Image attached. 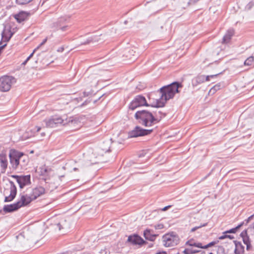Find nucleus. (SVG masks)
Here are the masks:
<instances>
[{
	"mask_svg": "<svg viewBox=\"0 0 254 254\" xmlns=\"http://www.w3.org/2000/svg\"><path fill=\"white\" fill-rule=\"evenodd\" d=\"M183 87L182 83L175 81L166 86L160 88L158 91L161 94L159 99H157L154 104L151 107L154 108H161L165 106L167 101L174 98L175 95L180 92V89Z\"/></svg>",
	"mask_w": 254,
	"mask_h": 254,
	"instance_id": "f257e3e1",
	"label": "nucleus"
},
{
	"mask_svg": "<svg viewBox=\"0 0 254 254\" xmlns=\"http://www.w3.org/2000/svg\"><path fill=\"white\" fill-rule=\"evenodd\" d=\"M27 160H28L27 156L25 155V154H24L23 157L22 158V159L21 160H22V161L25 163L26 162V161Z\"/></svg>",
	"mask_w": 254,
	"mask_h": 254,
	"instance_id": "de8ad7c7",
	"label": "nucleus"
},
{
	"mask_svg": "<svg viewBox=\"0 0 254 254\" xmlns=\"http://www.w3.org/2000/svg\"><path fill=\"white\" fill-rule=\"evenodd\" d=\"M17 183L20 189H23L25 186L31 184V177L30 175L21 176Z\"/></svg>",
	"mask_w": 254,
	"mask_h": 254,
	"instance_id": "aec40b11",
	"label": "nucleus"
},
{
	"mask_svg": "<svg viewBox=\"0 0 254 254\" xmlns=\"http://www.w3.org/2000/svg\"><path fill=\"white\" fill-rule=\"evenodd\" d=\"M199 252V251L196 250L185 249L183 251L184 254H194Z\"/></svg>",
	"mask_w": 254,
	"mask_h": 254,
	"instance_id": "c85d7f7f",
	"label": "nucleus"
},
{
	"mask_svg": "<svg viewBox=\"0 0 254 254\" xmlns=\"http://www.w3.org/2000/svg\"><path fill=\"white\" fill-rule=\"evenodd\" d=\"M111 142L109 140H106L100 144L99 148V153L103 155L104 153H107L110 151Z\"/></svg>",
	"mask_w": 254,
	"mask_h": 254,
	"instance_id": "a211bd4d",
	"label": "nucleus"
},
{
	"mask_svg": "<svg viewBox=\"0 0 254 254\" xmlns=\"http://www.w3.org/2000/svg\"><path fill=\"white\" fill-rule=\"evenodd\" d=\"M35 129L36 130L37 132H38L41 129V127L36 126L35 127Z\"/></svg>",
	"mask_w": 254,
	"mask_h": 254,
	"instance_id": "8fccbe9b",
	"label": "nucleus"
},
{
	"mask_svg": "<svg viewBox=\"0 0 254 254\" xmlns=\"http://www.w3.org/2000/svg\"><path fill=\"white\" fill-rule=\"evenodd\" d=\"M240 236L242 238L244 243L246 245L247 251H252L253 247L251 245L249 236L248 235L247 231L245 230L242 231L240 234Z\"/></svg>",
	"mask_w": 254,
	"mask_h": 254,
	"instance_id": "dca6fc26",
	"label": "nucleus"
},
{
	"mask_svg": "<svg viewBox=\"0 0 254 254\" xmlns=\"http://www.w3.org/2000/svg\"><path fill=\"white\" fill-rule=\"evenodd\" d=\"M0 166L1 167V173H4L8 166L7 155L5 151H2L0 153Z\"/></svg>",
	"mask_w": 254,
	"mask_h": 254,
	"instance_id": "2eb2a0df",
	"label": "nucleus"
},
{
	"mask_svg": "<svg viewBox=\"0 0 254 254\" xmlns=\"http://www.w3.org/2000/svg\"><path fill=\"white\" fill-rule=\"evenodd\" d=\"M253 228L254 229V222L253 224Z\"/></svg>",
	"mask_w": 254,
	"mask_h": 254,
	"instance_id": "4d7b16f0",
	"label": "nucleus"
},
{
	"mask_svg": "<svg viewBox=\"0 0 254 254\" xmlns=\"http://www.w3.org/2000/svg\"><path fill=\"white\" fill-rule=\"evenodd\" d=\"M9 158L11 168L16 170L18 166L20 165V161L23 157L24 153L15 149H11L9 150Z\"/></svg>",
	"mask_w": 254,
	"mask_h": 254,
	"instance_id": "7ed1b4c3",
	"label": "nucleus"
},
{
	"mask_svg": "<svg viewBox=\"0 0 254 254\" xmlns=\"http://www.w3.org/2000/svg\"><path fill=\"white\" fill-rule=\"evenodd\" d=\"M152 104H154V103L148 104L145 97L143 95H139L136 96L129 104V108L131 110H134L138 107L143 106L147 107L151 106Z\"/></svg>",
	"mask_w": 254,
	"mask_h": 254,
	"instance_id": "20e7f679",
	"label": "nucleus"
},
{
	"mask_svg": "<svg viewBox=\"0 0 254 254\" xmlns=\"http://www.w3.org/2000/svg\"><path fill=\"white\" fill-rule=\"evenodd\" d=\"M234 33L235 31L233 29H230L228 30L223 38L222 43H228L231 39L232 36L234 35Z\"/></svg>",
	"mask_w": 254,
	"mask_h": 254,
	"instance_id": "5701e85b",
	"label": "nucleus"
},
{
	"mask_svg": "<svg viewBox=\"0 0 254 254\" xmlns=\"http://www.w3.org/2000/svg\"><path fill=\"white\" fill-rule=\"evenodd\" d=\"M156 254H167L166 252H158Z\"/></svg>",
	"mask_w": 254,
	"mask_h": 254,
	"instance_id": "603ef678",
	"label": "nucleus"
},
{
	"mask_svg": "<svg viewBox=\"0 0 254 254\" xmlns=\"http://www.w3.org/2000/svg\"><path fill=\"white\" fill-rule=\"evenodd\" d=\"M11 177L13 178H14L16 179V182H18L19 180L20 179V177H21V176H18V175H12L11 176Z\"/></svg>",
	"mask_w": 254,
	"mask_h": 254,
	"instance_id": "a19ab883",
	"label": "nucleus"
},
{
	"mask_svg": "<svg viewBox=\"0 0 254 254\" xmlns=\"http://www.w3.org/2000/svg\"><path fill=\"white\" fill-rule=\"evenodd\" d=\"M218 75V74H214V75H207L206 76H205L204 75V80L205 81H209V78L211 77V78H213L214 77H215L216 76H217Z\"/></svg>",
	"mask_w": 254,
	"mask_h": 254,
	"instance_id": "58836bf2",
	"label": "nucleus"
},
{
	"mask_svg": "<svg viewBox=\"0 0 254 254\" xmlns=\"http://www.w3.org/2000/svg\"><path fill=\"white\" fill-rule=\"evenodd\" d=\"M155 229H162L164 228V225L163 224H159L154 226Z\"/></svg>",
	"mask_w": 254,
	"mask_h": 254,
	"instance_id": "ea45409f",
	"label": "nucleus"
},
{
	"mask_svg": "<svg viewBox=\"0 0 254 254\" xmlns=\"http://www.w3.org/2000/svg\"><path fill=\"white\" fill-rule=\"evenodd\" d=\"M20 208L19 203L17 202L9 205H5L3 206V210L5 213H10L18 210Z\"/></svg>",
	"mask_w": 254,
	"mask_h": 254,
	"instance_id": "4be33fe9",
	"label": "nucleus"
},
{
	"mask_svg": "<svg viewBox=\"0 0 254 254\" xmlns=\"http://www.w3.org/2000/svg\"><path fill=\"white\" fill-rule=\"evenodd\" d=\"M15 78L12 76H4L0 78V90L6 92L10 90L11 84Z\"/></svg>",
	"mask_w": 254,
	"mask_h": 254,
	"instance_id": "0eeeda50",
	"label": "nucleus"
},
{
	"mask_svg": "<svg viewBox=\"0 0 254 254\" xmlns=\"http://www.w3.org/2000/svg\"><path fill=\"white\" fill-rule=\"evenodd\" d=\"M220 86V85H215L210 90L209 92H212V93H214L215 92L219 89Z\"/></svg>",
	"mask_w": 254,
	"mask_h": 254,
	"instance_id": "c9c22d12",
	"label": "nucleus"
},
{
	"mask_svg": "<svg viewBox=\"0 0 254 254\" xmlns=\"http://www.w3.org/2000/svg\"><path fill=\"white\" fill-rule=\"evenodd\" d=\"M199 0H189V1H187L186 3L184 2L181 5V6H182V8H185L187 6H188L189 5H192V4H195Z\"/></svg>",
	"mask_w": 254,
	"mask_h": 254,
	"instance_id": "bb28decb",
	"label": "nucleus"
},
{
	"mask_svg": "<svg viewBox=\"0 0 254 254\" xmlns=\"http://www.w3.org/2000/svg\"><path fill=\"white\" fill-rule=\"evenodd\" d=\"M42 134V135H44L45 134V133H43Z\"/></svg>",
	"mask_w": 254,
	"mask_h": 254,
	"instance_id": "e2e57ef3",
	"label": "nucleus"
},
{
	"mask_svg": "<svg viewBox=\"0 0 254 254\" xmlns=\"http://www.w3.org/2000/svg\"><path fill=\"white\" fill-rule=\"evenodd\" d=\"M195 247L204 249V246H202V244L200 243H196Z\"/></svg>",
	"mask_w": 254,
	"mask_h": 254,
	"instance_id": "37998d69",
	"label": "nucleus"
},
{
	"mask_svg": "<svg viewBox=\"0 0 254 254\" xmlns=\"http://www.w3.org/2000/svg\"><path fill=\"white\" fill-rule=\"evenodd\" d=\"M13 35V33L11 31L10 26H5L1 33V40L4 42H8Z\"/></svg>",
	"mask_w": 254,
	"mask_h": 254,
	"instance_id": "4468645a",
	"label": "nucleus"
},
{
	"mask_svg": "<svg viewBox=\"0 0 254 254\" xmlns=\"http://www.w3.org/2000/svg\"><path fill=\"white\" fill-rule=\"evenodd\" d=\"M83 119L82 117L80 116L75 117L72 118V119H69L67 125L70 127H74V129L79 128L82 126L81 120Z\"/></svg>",
	"mask_w": 254,
	"mask_h": 254,
	"instance_id": "9b49d317",
	"label": "nucleus"
},
{
	"mask_svg": "<svg viewBox=\"0 0 254 254\" xmlns=\"http://www.w3.org/2000/svg\"><path fill=\"white\" fill-rule=\"evenodd\" d=\"M164 246L166 247H173L177 245V241L175 237L169 234L165 235L163 237Z\"/></svg>",
	"mask_w": 254,
	"mask_h": 254,
	"instance_id": "ddd939ff",
	"label": "nucleus"
},
{
	"mask_svg": "<svg viewBox=\"0 0 254 254\" xmlns=\"http://www.w3.org/2000/svg\"><path fill=\"white\" fill-rule=\"evenodd\" d=\"M64 177V176H60V178H62V177Z\"/></svg>",
	"mask_w": 254,
	"mask_h": 254,
	"instance_id": "bf43d9fd",
	"label": "nucleus"
},
{
	"mask_svg": "<svg viewBox=\"0 0 254 254\" xmlns=\"http://www.w3.org/2000/svg\"><path fill=\"white\" fill-rule=\"evenodd\" d=\"M45 189L42 187H36L32 189L30 194L34 200L42 194H44L45 193Z\"/></svg>",
	"mask_w": 254,
	"mask_h": 254,
	"instance_id": "6ab92c4d",
	"label": "nucleus"
},
{
	"mask_svg": "<svg viewBox=\"0 0 254 254\" xmlns=\"http://www.w3.org/2000/svg\"><path fill=\"white\" fill-rule=\"evenodd\" d=\"M32 0H16V3L18 5H25L30 2Z\"/></svg>",
	"mask_w": 254,
	"mask_h": 254,
	"instance_id": "c756f323",
	"label": "nucleus"
},
{
	"mask_svg": "<svg viewBox=\"0 0 254 254\" xmlns=\"http://www.w3.org/2000/svg\"><path fill=\"white\" fill-rule=\"evenodd\" d=\"M182 0H180V2H182Z\"/></svg>",
	"mask_w": 254,
	"mask_h": 254,
	"instance_id": "0e129e2a",
	"label": "nucleus"
},
{
	"mask_svg": "<svg viewBox=\"0 0 254 254\" xmlns=\"http://www.w3.org/2000/svg\"><path fill=\"white\" fill-rule=\"evenodd\" d=\"M47 127H55L59 125H65L64 120L60 116L56 115L52 116L50 118L44 121Z\"/></svg>",
	"mask_w": 254,
	"mask_h": 254,
	"instance_id": "6e6552de",
	"label": "nucleus"
},
{
	"mask_svg": "<svg viewBox=\"0 0 254 254\" xmlns=\"http://www.w3.org/2000/svg\"><path fill=\"white\" fill-rule=\"evenodd\" d=\"M9 184L10 194L6 196L4 198V202H10L12 201L16 197L17 194V188L14 182L8 179Z\"/></svg>",
	"mask_w": 254,
	"mask_h": 254,
	"instance_id": "9d476101",
	"label": "nucleus"
},
{
	"mask_svg": "<svg viewBox=\"0 0 254 254\" xmlns=\"http://www.w3.org/2000/svg\"><path fill=\"white\" fill-rule=\"evenodd\" d=\"M207 225V223H204L203 224H201L198 226H196V227H194L193 228H192L191 230H190V232H194L195 231H196V230H197L199 228H200L202 227H204V226H206V225Z\"/></svg>",
	"mask_w": 254,
	"mask_h": 254,
	"instance_id": "f704fd0d",
	"label": "nucleus"
},
{
	"mask_svg": "<svg viewBox=\"0 0 254 254\" xmlns=\"http://www.w3.org/2000/svg\"><path fill=\"white\" fill-rule=\"evenodd\" d=\"M127 242L133 246L138 245L139 247H141L147 243L140 236L135 234L129 236Z\"/></svg>",
	"mask_w": 254,
	"mask_h": 254,
	"instance_id": "1a4fd4ad",
	"label": "nucleus"
},
{
	"mask_svg": "<svg viewBox=\"0 0 254 254\" xmlns=\"http://www.w3.org/2000/svg\"><path fill=\"white\" fill-rule=\"evenodd\" d=\"M216 244V242L215 241L211 242L209 243V244H208L207 245L204 246V249H205L208 248H209L212 246H214Z\"/></svg>",
	"mask_w": 254,
	"mask_h": 254,
	"instance_id": "4c0bfd02",
	"label": "nucleus"
},
{
	"mask_svg": "<svg viewBox=\"0 0 254 254\" xmlns=\"http://www.w3.org/2000/svg\"><path fill=\"white\" fill-rule=\"evenodd\" d=\"M254 62V57L253 56H250L247 58L244 62L245 65H251Z\"/></svg>",
	"mask_w": 254,
	"mask_h": 254,
	"instance_id": "cd10ccee",
	"label": "nucleus"
},
{
	"mask_svg": "<svg viewBox=\"0 0 254 254\" xmlns=\"http://www.w3.org/2000/svg\"><path fill=\"white\" fill-rule=\"evenodd\" d=\"M254 220V214L249 217L247 219L244 220L241 223H243V225H247L251 221Z\"/></svg>",
	"mask_w": 254,
	"mask_h": 254,
	"instance_id": "2f4dec72",
	"label": "nucleus"
},
{
	"mask_svg": "<svg viewBox=\"0 0 254 254\" xmlns=\"http://www.w3.org/2000/svg\"><path fill=\"white\" fill-rule=\"evenodd\" d=\"M209 254H213L212 253H209Z\"/></svg>",
	"mask_w": 254,
	"mask_h": 254,
	"instance_id": "052dcab7",
	"label": "nucleus"
},
{
	"mask_svg": "<svg viewBox=\"0 0 254 254\" xmlns=\"http://www.w3.org/2000/svg\"><path fill=\"white\" fill-rule=\"evenodd\" d=\"M254 6V0L251 1L246 6L245 9L247 10H250Z\"/></svg>",
	"mask_w": 254,
	"mask_h": 254,
	"instance_id": "473e14b6",
	"label": "nucleus"
},
{
	"mask_svg": "<svg viewBox=\"0 0 254 254\" xmlns=\"http://www.w3.org/2000/svg\"><path fill=\"white\" fill-rule=\"evenodd\" d=\"M37 48L35 49L33 52L29 56V57L27 58V61H29L33 56L34 53L36 51Z\"/></svg>",
	"mask_w": 254,
	"mask_h": 254,
	"instance_id": "a18cd8bd",
	"label": "nucleus"
},
{
	"mask_svg": "<svg viewBox=\"0 0 254 254\" xmlns=\"http://www.w3.org/2000/svg\"><path fill=\"white\" fill-rule=\"evenodd\" d=\"M73 170L74 171H77L78 169V168H74Z\"/></svg>",
	"mask_w": 254,
	"mask_h": 254,
	"instance_id": "6e6d98bb",
	"label": "nucleus"
},
{
	"mask_svg": "<svg viewBox=\"0 0 254 254\" xmlns=\"http://www.w3.org/2000/svg\"><path fill=\"white\" fill-rule=\"evenodd\" d=\"M93 41H94L93 38V37H90V38H88L85 41H84V42L82 43L81 44V45H86V44H88L92 42Z\"/></svg>",
	"mask_w": 254,
	"mask_h": 254,
	"instance_id": "e433bc0d",
	"label": "nucleus"
},
{
	"mask_svg": "<svg viewBox=\"0 0 254 254\" xmlns=\"http://www.w3.org/2000/svg\"><path fill=\"white\" fill-rule=\"evenodd\" d=\"M26 16V14L24 12H21L15 16V19L18 22H21L25 20Z\"/></svg>",
	"mask_w": 254,
	"mask_h": 254,
	"instance_id": "a878e982",
	"label": "nucleus"
},
{
	"mask_svg": "<svg viewBox=\"0 0 254 254\" xmlns=\"http://www.w3.org/2000/svg\"><path fill=\"white\" fill-rule=\"evenodd\" d=\"M155 112H156L157 113V115L159 117L160 116H162V118L166 116V114L163 113L161 111H158V112L155 111Z\"/></svg>",
	"mask_w": 254,
	"mask_h": 254,
	"instance_id": "79ce46f5",
	"label": "nucleus"
},
{
	"mask_svg": "<svg viewBox=\"0 0 254 254\" xmlns=\"http://www.w3.org/2000/svg\"><path fill=\"white\" fill-rule=\"evenodd\" d=\"M171 207V205H168L161 209V211H165Z\"/></svg>",
	"mask_w": 254,
	"mask_h": 254,
	"instance_id": "49530a36",
	"label": "nucleus"
},
{
	"mask_svg": "<svg viewBox=\"0 0 254 254\" xmlns=\"http://www.w3.org/2000/svg\"><path fill=\"white\" fill-rule=\"evenodd\" d=\"M235 245V249L234 250L235 254H243L245 252V247L243 246L240 242L237 241H234Z\"/></svg>",
	"mask_w": 254,
	"mask_h": 254,
	"instance_id": "b1692460",
	"label": "nucleus"
},
{
	"mask_svg": "<svg viewBox=\"0 0 254 254\" xmlns=\"http://www.w3.org/2000/svg\"><path fill=\"white\" fill-rule=\"evenodd\" d=\"M69 19V17L63 16L59 18L57 21L54 22L52 28L54 31L61 29L62 31H65L68 29V26L66 24Z\"/></svg>",
	"mask_w": 254,
	"mask_h": 254,
	"instance_id": "423d86ee",
	"label": "nucleus"
},
{
	"mask_svg": "<svg viewBox=\"0 0 254 254\" xmlns=\"http://www.w3.org/2000/svg\"><path fill=\"white\" fill-rule=\"evenodd\" d=\"M7 190H7V189H4V194H5V193H7Z\"/></svg>",
	"mask_w": 254,
	"mask_h": 254,
	"instance_id": "5fc2aeb1",
	"label": "nucleus"
},
{
	"mask_svg": "<svg viewBox=\"0 0 254 254\" xmlns=\"http://www.w3.org/2000/svg\"><path fill=\"white\" fill-rule=\"evenodd\" d=\"M242 226H243V223H240V224H239L236 227L232 228V229H230L229 230L225 231L223 233V235L219 237V239H220V240H223V239H226V238H229L230 240H232V239H234V236H233L232 235H227V234H228V233H236L237 232V231Z\"/></svg>",
	"mask_w": 254,
	"mask_h": 254,
	"instance_id": "f8f14e48",
	"label": "nucleus"
},
{
	"mask_svg": "<svg viewBox=\"0 0 254 254\" xmlns=\"http://www.w3.org/2000/svg\"><path fill=\"white\" fill-rule=\"evenodd\" d=\"M33 200L30 194H26L20 195V198L17 203H19V207H21L27 205Z\"/></svg>",
	"mask_w": 254,
	"mask_h": 254,
	"instance_id": "f3484780",
	"label": "nucleus"
},
{
	"mask_svg": "<svg viewBox=\"0 0 254 254\" xmlns=\"http://www.w3.org/2000/svg\"><path fill=\"white\" fill-rule=\"evenodd\" d=\"M25 165V164H21L20 165H21V166H23V165Z\"/></svg>",
	"mask_w": 254,
	"mask_h": 254,
	"instance_id": "680f3d73",
	"label": "nucleus"
},
{
	"mask_svg": "<svg viewBox=\"0 0 254 254\" xmlns=\"http://www.w3.org/2000/svg\"><path fill=\"white\" fill-rule=\"evenodd\" d=\"M57 225L58 227L59 228V229L60 230H61V229L62 228L61 224L60 223H59L57 224Z\"/></svg>",
	"mask_w": 254,
	"mask_h": 254,
	"instance_id": "3c124183",
	"label": "nucleus"
},
{
	"mask_svg": "<svg viewBox=\"0 0 254 254\" xmlns=\"http://www.w3.org/2000/svg\"><path fill=\"white\" fill-rule=\"evenodd\" d=\"M134 117L140 124L145 127H152L158 123L162 119V116L159 117L155 111L150 112L144 110L137 111Z\"/></svg>",
	"mask_w": 254,
	"mask_h": 254,
	"instance_id": "f03ea898",
	"label": "nucleus"
},
{
	"mask_svg": "<svg viewBox=\"0 0 254 254\" xmlns=\"http://www.w3.org/2000/svg\"><path fill=\"white\" fill-rule=\"evenodd\" d=\"M254 220V214L249 217L247 219L244 220L241 223H243V225H247L251 221Z\"/></svg>",
	"mask_w": 254,
	"mask_h": 254,
	"instance_id": "7c9ffc66",
	"label": "nucleus"
},
{
	"mask_svg": "<svg viewBox=\"0 0 254 254\" xmlns=\"http://www.w3.org/2000/svg\"><path fill=\"white\" fill-rule=\"evenodd\" d=\"M143 236L147 240L154 241L157 237L158 236V234H154L152 230L146 229L144 231Z\"/></svg>",
	"mask_w": 254,
	"mask_h": 254,
	"instance_id": "412c9836",
	"label": "nucleus"
},
{
	"mask_svg": "<svg viewBox=\"0 0 254 254\" xmlns=\"http://www.w3.org/2000/svg\"><path fill=\"white\" fill-rule=\"evenodd\" d=\"M153 131V129H143L137 126L132 130L128 132V138H133L143 136L151 134Z\"/></svg>",
	"mask_w": 254,
	"mask_h": 254,
	"instance_id": "39448f33",
	"label": "nucleus"
},
{
	"mask_svg": "<svg viewBox=\"0 0 254 254\" xmlns=\"http://www.w3.org/2000/svg\"><path fill=\"white\" fill-rule=\"evenodd\" d=\"M196 243L194 242L193 240L191 239V240H190L188 241L186 243V245H188V246H189L195 247L196 246Z\"/></svg>",
	"mask_w": 254,
	"mask_h": 254,
	"instance_id": "72a5a7b5",
	"label": "nucleus"
},
{
	"mask_svg": "<svg viewBox=\"0 0 254 254\" xmlns=\"http://www.w3.org/2000/svg\"><path fill=\"white\" fill-rule=\"evenodd\" d=\"M85 102L84 103H83L82 104V105H81V106H83V105H85Z\"/></svg>",
	"mask_w": 254,
	"mask_h": 254,
	"instance_id": "13d9d810",
	"label": "nucleus"
},
{
	"mask_svg": "<svg viewBox=\"0 0 254 254\" xmlns=\"http://www.w3.org/2000/svg\"><path fill=\"white\" fill-rule=\"evenodd\" d=\"M47 38H46L45 39H44L42 42L40 44V45L37 48V49H38L40 47L42 46V45H43L44 44H45L46 43V42H47Z\"/></svg>",
	"mask_w": 254,
	"mask_h": 254,
	"instance_id": "c03bdc74",
	"label": "nucleus"
},
{
	"mask_svg": "<svg viewBox=\"0 0 254 254\" xmlns=\"http://www.w3.org/2000/svg\"><path fill=\"white\" fill-rule=\"evenodd\" d=\"M28 61H27V59H26V60L22 63V65H25Z\"/></svg>",
	"mask_w": 254,
	"mask_h": 254,
	"instance_id": "864d4df0",
	"label": "nucleus"
},
{
	"mask_svg": "<svg viewBox=\"0 0 254 254\" xmlns=\"http://www.w3.org/2000/svg\"><path fill=\"white\" fill-rule=\"evenodd\" d=\"M64 51V47H60L57 50V51L59 52H63Z\"/></svg>",
	"mask_w": 254,
	"mask_h": 254,
	"instance_id": "09e8293b",
	"label": "nucleus"
},
{
	"mask_svg": "<svg viewBox=\"0 0 254 254\" xmlns=\"http://www.w3.org/2000/svg\"><path fill=\"white\" fill-rule=\"evenodd\" d=\"M205 82L204 75H199L192 80V85L196 86L197 85L202 83Z\"/></svg>",
	"mask_w": 254,
	"mask_h": 254,
	"instance_id": "393cba45",
	"label": "nucleus"
}]
</instances>
